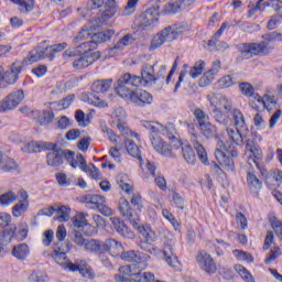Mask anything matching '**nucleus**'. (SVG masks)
Masks as SVG:
<instances>
[{"label": "nucleus", "instance_id": "obj_1", "mask_svg": "<svg viewBox=\"0 0 282 282\" xmlns=\"http://www.w3.org/2000/svg\"><path fill=\"white\" fill-rule=\"evenodd\" d=\"M29 153H41V151H50L46 155L48 166H61L64 160H67L68 150L58 148L56 143L33 141L29 143Z\"/></svg>", "mask_w": 282, "mask_h": 282}, {"label": "nucleus", "instance_id": "obj_2", "mask_svg": "<svg viewBox=\"0 0 282 282\" xmlns=\"http://www.w3.org/2000/svg\"><path fill=\"white\" fill-rule=\"evenodd\" d=\"M235 47L239 54L237 63H240V61H250L253 56H268L272 52V47L265 41L239 43Z\"/></svg>", "mask_w": 282, "mask_h": 282}, {"label": "nucleus", "instance_id": "obj_3", "mask_svg": "<svg viewBox=\"0 0 282 282\" xmlns=\"http://www.w3.org/2000/svg\"><path fill=\"white\" fill-rule=\"evenodd\" d=\"M140 83H142L140 76L132 75L131 73H126L117 80L115 89L118 96H120L121 98H126V100H130V102H132V98L133 96H135V91L129 89L127 85H131L132 87H140Z\"/></svg>", "mask_w": 282, "mask_h": 282}, {"label": "nucleus", "instance_id": "obj_4", "mask_svg": "<svg viewBox=\"0 0 282 282\" xmlns=\"http://www.w3.org/2000/svg\"><path fill=\"white\" fill-rule=\"evenodd\" d=\"M169 139L172 140L171 144L164 142L161 137L150 138L154 151L165 158H171L173 155V149L177 150L182 148V141H180V139H176L173 134H171Z\"/></svg>", "mask_w": 282, "mask_h": 282}, {"label": "nucleus", "instance_id": "obj_5", "mask_svg": "<svg viewBox=\"0 0 282 282\" xmlns=\"http://www.w3.org/2000/svg\"><path fill=\"white\" fill-rule=\"evenodd\" d=\"M182 34V29L177 28V25L166 26L159 34L154 35L150 50H158V47H162L164 43H171V41H175Z\"/></svg>", "mask_w": 282, "mask_h": 282}, {"label": "nucleus", "instance_id": "obj_6", "mask_svg": "<svg viewBox=\"0 0 282 282\" xmlns=\"http://www.w3.org/2000/svg\"><path fill=\"white\" fill-rule=\"evenodd\" d=\"M69 250H72V245L55 243L52 252L50 253V257L55 261V263L64 268V270H68V272L69 265H74V262L69 261L67 258V252H69Z\"/></svg>", "mask_w": 282, "mask_h": 282}, {"label": "nucleus", "instance_id": "obj_7", "mask_svg": "<svg viewBox=\"0 0 282 282\" xmlns=\"http://www.w3.org/2000/svg\"><path fill=\"white\" fill-rule=\"evenodd\" d=\"M119 257L123 261L133 263L137 267V270H147V268L149 267L148 261L149 259H151L149 254L135 250L122 251Z\"/></svg>", "mask_w": 282, "mask_h": 282}, {"label": "nucleus", "instance_id": "obj_8", "mask_svg": "<svg viewBox=\"0 0 282 282\" xmlns=\"http://www.w3.org/2000/svg\"><path fill=\"white\" fill-rule=\"evenodd\" d=\"M188 133L191 134V142L197 152L198 159L200 160L202 164L208 166L210 163L208 162V154L206 153V148L202 144V135L197 134L195 131V124L187 123Z\"/></svg>", "mask_w": 282, "mask_h": 282}, {"label": "nucleus", "instance_id": "obj_9", "mask_svg": "<svg viewBox=\"0 0 282 282\" xmlns=\"http://www.w3.org/2000/svg\"><path fill=\"white\" fill-rule=\"evenodd\" d=\"M25 98V94L23 90H13L4 99L0 101V113H6L8 111H12L23 102Z\"/></svg>", "mask_w": 282, "mask_h": 282}, {"label": "nucleus", "instance_id": "obj_10", "mask_svg": "<svg viewBox=\"0 0 282 282\" xmlns=\"http://www.w3.org/2000/svg\"><path fill=\"white\" fill-rule=\"evenodd\" d=\"M112 122L117 126V129L120 131L121 135L132 134L134 138H140V134L131 132V129H129L127 126V111H124V109L119 108L115 110Z\"/></svg>", "mask_w": 282, "mask_h": 282}, {"label": "nucleus", "instance_id": "obj_11", "mask_svg": "<svg viewBox=\"0 0 282 282\" xmlns=\"http://www.w3.org/2000/svg\"><path fill=\"white\" fill-rule=\"evenodd\" d=\"M221 149H226V143L224 141L218 140L216 144L215 158L217 162L223 166L226 171H235V161L226 155V152Z\"/></svg>", "mask_w": 282, "mask_h": 282}, {"label": "nucleus", "instance_id": "obj_12", "mask_svg": "<svg viewBox=\"0 0 282 282\" xmlns=\"http://www.w3.org/2000/svg\"><path fill=\"white\" fill-rule=\"evenodd\" d=\"M196 261L200 268V270H204L207 274H215L217 272V264L215 263V260L208 252L200 251L196 258Z\"/></svg>", "mask_w": 282, "mask_h": 282}, {"label": "nucleus", "instance_id": "obj_13", "mask_svg": "<svg viewBox=\"0 0 282 282\" xmlns=\"http://www.w3.org/2000/svg\"><path fill=\"white\" fill-rule=\"evenodd\" d=\"M119 213L132 224V226H138L140 224V216H138L137 213L131 209V205L129 204V200L124 198H120L119 200Z\"/></svg>", "mask_w": 282, "mask_h": 282}, {"label": "nucleus", "instance_id": "obj_14", "mask_svg": "<svg viewBox=\"0 0 282 282\" xmlns=\"http://www.w3.org/2000/svg\"><path fill=\"white\" fill-rule=\"evenodd\" d=\"M246 149L248 151V164L259 166V161L263 160V151L261 147L257 145L253 140L248 139L246 143Z\"/></svg>", "mask_w": 282, "mask_h": 282}, {"label": "nucleus", "instance_id": "obj_15", "mask_svg": "<svg viewBox=\"0 0 282 282\" xmlns=\"http://www.w3.org/2000/svg\"><path fill=\"white\" fill-rule=\"evenodd\" d=\"M207 100L210 102L212 106L220 109V111H223L224 109L225 113H230V111H232V101L226 96L212 94L207 95Z\"/></svg>", "mask_w": 282, "mask_h": 282}, {"label": "nucleus", "instance_id": "obj_16", "mask_svg": "<svg viewBox=\"0 0 282 282\" xmlns=\"http://www.w3.org/2000/svg\"><path fill=\"white\" fill-rule=\"evenodd\" d=\"M112 228L116 229V232L120 235V237H123V239H135V232L124 224V220L118 218V217H112L110 218Z\"/></svg>", "mask_w": 282, "mask_h": 282}, {"label": "nucleus", "instance_id": "obj_17", "mask_svg": "<svg viewBox=\"0 0 282 282\" xmlns=\"http://www.w3.org/2000/svg\"><path fill=\"white\" fill-rule=\"evenodd\" d=\"M163 259L170 268H173V270H180L181 268L180 260L177 259V254L175 253V249L173 248V245L164 243Z\"/></svg>", "mask_w": 282, "mask_h": 282}, {"label": "nucleus", "instance_id": "obj_18", "mask_svg": "<svg viewBox=\"0 0 282 282\" xmlns=\"http://www.w3.org/2000/svg\"><path fill=\"white\" fill-rule=\"evenodd\" d=\"M159 17L160 3L155 2L152 7L147 9L143 14H141L140 19L143 25H153V23H156Z\"/></svg>", "mask_w": 282, "mask_h": 282}, {"label": "nucleus", "instance_id": "obj_19", "mask_svg": "<svg viewBox=\"0 0 282 282\" xmlns=\"http://www.w3.org/2000/svg\"><path fill=\"white\" fill-rule=\"evenodd\" d=\"M124 250L122 242L108 238L104 241V252H108L110 257H120Z\"/></svg>", "mask_w": 282, "mask_h": 282}, {"label": "nucleus", "instance_id": "obj_20", "mask_svg": "<svg viewBox=\"0 0 282 282\" xmlns=\"http://www.w3.org/2000/svg\"><path fill=\"white\" fill-rule=\"evenodd\" d=\"M0 171H4L6 173H19L21 169L14 159L6 156L0 152Z\"/></svg>", "mask_w": 282, "mask_h": 282}, {"label": "nucleus", "instance_id": "obj_21", "mask_svg": "<svg viewBox=\"0 0 282 282\" xmlns=\"http://www.w3.org/2000/svg\"><path fill=\"white\" fill-rule=\"evenodd\" d=\"M247 186L251 195L259 197V191L263 187V182L252 172L247 173Z\"/></svg>", "mask_w": 282, "mask_h": 282}, {"label": "nucleus", "instance_id": "obj_22", "mask_svg": "<svg viewBox=\"0 0 282 282\" xmlns=\"http://www.w3.org/2000/svg\"><path fill=\"white\" fill-rule=\"evenodd\" d=\"M132 102L137 105V107H144L147 105H151L153 102V95L147 90L135 91L132 96Z\"/></svg>", "mask_w": 282, "mask_h": 282}, {"label": "nucleus", "instance_id": "obj_23", "mask_svg": "<svg viewBox=\"0 0 282 282\" xmlns=\"http://www.w3.org/2000/svg\"><path fill=\"white\" fill-rule=\"evenodd\" d=\"M19 74H21V66L17 63H13L8 69L4 75H2L3 83H7V85H14L17 80H19Z\"/></svg>", "mask_w": 282, "mask_h": 282}, {"label": "nucleus", "instance_id": "obj_24", "mask_svg": "<svg viewBox=\"0 0 282 282\" xmlns=\"http://www.w3.org/2000/svg\"><path fill=\"white\" fill-rule=\"evenodd\" d=\"M107 199L105 196H100L98 194H88L84 196V203L86 204L87 208H91L93 210H98L102 204H105Z\"/></svg>", "mask_w": 282, "mask_h": 282}, {"label": "nucleus", "instance_id": "obj_25", "mask_svg": "<svg viewBox=\"0 0 282 282\" xmlns=\"http://www.w3.org/2000/svg\"><path fill=\"white\" fill-rule=\"evenodd\" d=\"M154 73L155 68L153 67V65H144L141 69V76H139L141 80L140 87H142V85H147V83H155L158 78H155Z\"/></svg>", "mask_w": 282, "mask_h": 282}, {"label": "nucleus", "instance_id": "obj_26", "mask_svg": "<svg viewBox=\"0 0 282 282\" xmlns=\"http://www.w3.org/2000/svg\"><path fill=\"white\" fill-rule=\"evenodd\" d=\"M69 272H79L85 279H94V272L91 271V268L87 267L85 261L69 264Z\"/></svg>", "mask_w": 282, "mask_h": 282}, {"label": "nucleus", "instance_id": "obj_27", "mask_svg": "<svg viewBox=\"0 0 282 282\" xmlns=\"http://www.w3.org/2000/svg\"><path fill=\"white\" fill-rule=\"evenodd\" d=\"M84 250H86V252H90L91 254H98L99 257L100 253L105 252L104 241L96 240V239L87 240V242L85 243Z\"/></svg>", "mask_w": 282, "mask_h": 282}, {"label": "nucleus", "instance_id": "obj_28", "mask_svg": "<svg viewBox=\"0 0 282 282\" xmlns=\"http://www.w3.org/2000/svg\"><path fill=\"white\" fill-rule=\"evenodd\" d=\"M275 12L276 14L272 15L268 22V30H275L278 25H281L282 23V1L276 0L275 3Z\"/></svg>", "mask_w": 282, "mask_h": 282}, {"label": "nucleus", "instance_id": "obj_29", "mask_svg": "<svg viewBox=\"0 0 282 282\" xmlns=\"http://www.w3.org/2000/svg\"><path fill=\"white\" fill-rule=\"evenodd\" d=\"M47 52H50V47L39 46L30 52L29 56L26 57V61H29V63H37V61H43L45 56H48Z\"/></svg>", "mask_w": 282, "mask_h": 282}, {"label": "nucleus", "instance_id": "obj_30", "mask_svg": "<svg viewBox=\"0 0 282 282\" xmlns=\"http://www.w3.org/2000/svg\"><path fill=\"white\" fill-rule=\"evenodd\" d=\"M111 85H113V79H98L93 83L91 91L95 94H105L108 89H111Z\"/></svg>", "mask_w": 282, "mask_h": 282}, {"label": "nucleus", "instance_id": "obj_31", "mask_svg": "<svg viewBox=\"0 0 282 282\" xmlns=\"http://www.w3.org/2000/svg\"><path fill=\"white\" fill-rule=\"evenodd\" d=\"M142 124L148 129V131H150V138H158L160 137V133H164V131H166V128L159 122L143 121Z\"/></svg>", "mask_w": 282, "mask_h": 282}, {"label": "nucleus", "instance_id": "obj_32", "mask_svg": "<svg viewBox=\"0 0 282 282\" xmlns=\"http://www.w3.org/2000/svg\"><path fill=\"white\" fill-rule=\"evenodd\" d=\"M198 127L202 135H204L205 138H217V127H215V124H212L210 121H202Z\"/></svg>", "mask_w": 282, "mask_h": 282}, {"label": "nucleus", "instance_id": "obj_33", "mask_svg": "<svg viewBox=\"0 0 282 282\" xmlns=\"http://www.w3.org/2000/svg\"><path fill=\"white\" fill-rule=\"evenodd\" d=\"M87 217H89V215L83 214V213L75 215L72 219L73 230L83 231V228H86V226H89V223H87Z\"/></svg>", "mask_w": 282, "mask_h": 282}, {"label": "nucleus", "instance_id": "obj_34", "mask_svg": "<svg viewBox=\"0 0 282 282\" xmlns=\"http://www.w3.org/2000/svg\"><path fill=\"white\" fill-rule=\"evenodd\" d=\"M66 161L73 169H78V166H80V170L83 171V163L87 166V161H85V156H83V154H78L76 159H74V152L69 150L66 154Z\"/></svg>", "mask_w": 282, "mask_h": 282}, {"label": "nucleus", "instance_id": "obj_35", "mask_svg": "<svg viewBox=\"0 0 282 282\" xmlns=\"http://www.w3.org/2000/svg\"><path fill=\"white\" fill-rule=\"evenodd\" d=\"M113 34H116V31H113L112 29H109V30L93 34L91 40H93V43H96V47H98V43H105L107 41H110Z\"/></svg>", "mask_w": 282, "mask_h": 282}, {"label": "nucleus", "instance_id": "obj_36", "mask_svg": "<svg viewBox=\"0 0 282 282\" xmlns=\"http://www.w3.org/2000/svg\"><path fill=\"white\" fill-rule=\"evenodd\" d=\"M181 147H182L183 158L187 162V164H192V165L195 164L197 159L195 156V151H193V148L191 147V144L181 142Z\"/></svg>", "mask_w": 282, "mask_h": 282}, {"label": "nucleus", "instance_id": "obj_37", "mask_svg": "<svg viewBox=\"0 0 282 282\" xmlns=\"http://www.w3.org/2000/svg\"><path fill=\"white\" fill-rule=\"evenodd\" d=\"M12 254L15 259L23 261L24 259H28V254H30V247H28L26 243L18 245L13 248Z\"/></svg>", "mask_w": 282, "mask_h": 282}, {"label": "nucleus", "instance_id": "obj_38", "mask_svg": "<svg viewBox=\"0 0 282 282\" xmlns=\"http://www.w3.org/2000/svg\"><path fill=\"white\" fill-rule=\"evenodd\" d=\"M210 116L218 122V124H228V116L216 106L210 105Z\"/></svg>", "mask_w": 282, "mask_h": 282}, {"label": "nucleus", "instance_id": "obj_39", "mask_svg": "<svg viewBox=\"0 0 282 282\" xmlns=\"http://www.w3.org/2000/svg\"><path fill=\"white\" fill-rule=\"evenodd\" d=\"M124 147L129 155H131L132 158H137V160H142L140 148H138V144H135V142H133L131 139H127L124 141Z\"/></svg>", "mask_w": 282, "mask_h": 282}, {"label": "nucleus", "instance_id": "obj_40", "mask_svg": "<svg viewBox=\"0 0 282 282\" xmlns=\"http://www.w3.org/2000/svg\"><path fill=\"white\" fill-rule=\"evenodd\" d=\"M144 269H139V272L132 273L134 282H152L155 281V274L151 272H142Z\"/></svg>", "mask_w": 282, "mask_h": 282}, {"label": "nucleus", "instance_id": "obj_41", "mask_svg": "<svg viewBox=\"0 0 282 282\" xmlns=\"http://www.w3.org/2000/svg\"><path fill=\"white\" fill-rule=\"evenodd\" d=\"M232 118L235 120V124L237 129H241L242 131H248V126H246V118L243 117V113L239 109H234L232 111Z\"/></svg>", "mask_w": 282, "mask_h": 282}, {"label": "nucleus", "instance_id": "obj_42", "mask_svg": "<svg viewBox=\"0 0 282 282\" xmlns=\"http://www.w3.org/2000/svg\"><path fill=\"white\" fill-rule=\"evenodd\" d=\"M55 213H57V216L54 218L55 221H69V214L72 213V209L68 206L62 205L56 208Z\"/></svg>", "mask_w": 282, "mask_h": 282}, {"label": "nucleus", "instance_id": "obj_43", "mask_svg": "<svg viewBox=\"0 0 282 282\" xmlns=\"http://www.w3.org/2000/svg\"><path fill=\"white\" fill-rule=\"evenodd\" d=\"M241 131L245 130L237 127L236 129L227 128V133L230 140H232V142H235V144H237L238 147H240V144H243V135H241Z\"/></svg>", "mask_w": 282, "mask_h": 282}, {"label": "nucleus", "instance_id": "obj_44", "mask_svg": "<svg viewBox=\"0 0 282 282\" xmlns=\"http://www.w3.org/2000/svg\"><path fill=\"white\" fill-rule=\"evenodd\" d=\"M46 47H48V51H47L48 61H54V58L56 57V54H58V52H63V50H65L67 47V43L62 42V43L54 44V45L46 46Z\"/></svg>", "mask_w": 282, "mask_h": 282}, {"label": "nucleus", "instance_id": "obj_45", "mask_svg": "<svg viewBox=\"0 0 282 282\" xmlns=\"http://www.w3.org/2000/svg\"><path fill=\"white\" fill-rule=\"evenodd\" d=\"M139 232L141 235V237L144 239L143 241L145 242H153L156 239L155 236V231H153V229H151V227H139Z\"/></svg>", "mask_w": 282, "mask_h": 282}, {"label": "nucleus", "instance_id": "obj_46", "mask_svg": "<svg viewBox=\"0 0 282 282\" xmlns=\"http://www.w3.org/2000/svg\"><path fill=\"white\" fill-rule=\"evenodd\" d=\"M236 272H238L239 276H241L242 281L245 282H256L254 276H252V273L248 271L243 265L236 264L235 267Z\"/></svg>", "mask_w": 282, "mask_h": 282}, {"label": "nucleus", "instance_id": "obj_47", "mask_svg": "<svg viewBox=\"0 0 282 282\" xmlns=\"http://www.w3.org/2000/svg\"><path fill=\"white\" fill-rule=\"evenodd\" d=\"M135 42V37H133V34H126L121 40H119L113 48L115 50H124L128 45H133Z\"/></svg>", "mask_w": 282, "mask_h": 282}, {"label": "nucleus", "instance_id": "obj_48", "mask_svg": "<svg viewBox=\"0 0 282 282\" xmlns=\"http://www.w3.org/2000/svg\"><path fill=\"white\" fill-rule=\"evenodd\" d=\"M88 105H93L94 107H108L105 100L100 99V97L94 95L93 93H88L85 95Z\"/></svg>", "mask_w": 282, "mask_h": 282}, {"label": "nucleus", "instance_id": "obj_49", "mask_svg": "<svg viewBox=\"0 0 282 282\" xmlns=\"http://www.w3.org/2000/svg\"><path fill=\"white\" fill-rule=\"evenodd\" d=\"M96 42L94 40L88 42H83L78 46H76L77 51L79 52V56H83V54H88V52H94L96 50Z\"/></svg>", "mask_w": 282, "mask_h": 282}, {"label": "nucleus", "instance_id": "obj_50", "mask_svg": "<svg viewBox=\"0 0 282 282\" xmlns=\"http://www.w3.org/2000/svg\"><path fill=\"white\" fill-rule=\"evenodd\" d=\"M14 6H19L24 12H32L34 10V0H10Z\"/></svg>", "mask_w": 282, "mask_h": 282}, {"label": "nucleus", "instance_id": "obj_51", "mask_svg": "<svg viewBox=\"0 0 282 282\" xmlns=\"http://www.w3.org/2000/svg\"><path fill=\"white\" fill-rule=\"evenodd\" d=\"M65 237H67V229L65 228V225H59L56 230L57 242L55 243H61V246H72V243L65 241Z\"/></svg>", "mask_w": 282, "mask_h": 282}, {"label": "nucleus", "instance_id": "obj_52", "mask_svg": "<svg viewBox=\"0 0 282 282\" xmlns=\"http://www.w3.org/2000/svg\"><path fill=\"white\" fill-rule=\"evenodd\" d=\"M89 65H91V59H89V57L79 55L73 61L74 69H85V67H89Z\"/></svg>", "mask_w": 282, "mask_h": 282}, {"label": "nucleus", "instance_id": "obj_53", "mask_svg": "<svg viewBox=\"0 0 282 282\" xmlns=\"http://www.w3.org/2000/svg\"><path fill=\"white\" fill-rule=\"evenodd\" d=\"M205 66L206 64L204 63V61L199 59L198 62H196L189 70L191 78H198V76H202Z\"/></svg>", "mask_w": 282, "mask_h": 282}, {"label": "nucleus", "instance_id": "obj_54", "mask_svg": "<svg viewBox=\"0 0 282 282\" xmlns=\"http://www.w3.org/2000/svg\"><path fill=\"white\" fill-rule=\"evenodd\" d=\"M14 235H17L15 225L11 226L8 230H4L2 234H0V241H3L4 243H10V241L14 239Z\"/></svg>", "mask_w": 282, "mask_h": 282}, {"label": "nucleus", "instance_id": "obj_55", "mask_svg": "<svg viewBox=\"0 0 282 282\" xmlns=\"http://www.w3.org/2000/svg\"><path fill=\"white\" fill-rule=\"evenodd\" d=\"M269 221L276 237L282 240V221L276 216H271Z\"/></svg>", "mask_w": 282, "mask_h": 282}, {"label": "nucleus", "instance_id": "obj_56", "mask_svg": "<svg viewBox=\"0 0 282 282\" xmlns=\"http://www.w3.org/2000/svg\"><path fill=\"white\" fill-rule=\"evenodd\" d=\"M28 206H30L29 202L20 200L17 205L12 208L13 217H21L25 210H28Z\"/></svg>", "mask_w": 282, "mask_h": 282}, {"label": "nucleus", "instance_id": "obj_57", "mask_svg": "<svg viewBox=\"0 0 282 282\" xmlns=\"http://www.w3.org/2000/svg\"><path fill=\"white\" fill-rule=\"evenodd\" d=\"M14 202H17V194L13 192H8L0 196V206H10Z\"/></svg>", "mask_w": 282, "mask_h": 282}, {"label": "nucleus", "instance_id": "obj_58", "mask_svg": "<svg viewBox=\"0 0 282 282\" xmlns=\"http://www.w3.org/2000/svg\"><path fill=\"white\" fill-rule=\"evenodd\" d=\"M281 254V248L279 246H274L267 256L264 263L269 265V263H272V261H276Z\"/></svg>", "mask_w": 282, "mask_h": 282}, {"label": "nucleus", "instance_id": "obj_59", "mask_svg": "<svg viewBox=\"0 0 282 282\" xmlns=\"http://www.w3.org/2000/svg\"><path fill=\"white\" fill-rule=\"evenodd\" d=\"M83 171L84 173H89L90 177H93V180H98L100 177V172L98 170V167H96V165H94V163H90L88 165H85V163H83Z\"/></svg>", "mask_w": 282, "mask_h": 282}, {"label": "nucleus", "instance_id": "obj_60", "mask_svg": "<svg viewBox=\"0 0 282 282\" xmlns=\"http://www.w3.org/2000/svg\"><path fill=\"white\" fill-rule=\"evenodd\" d=\"M184 0H178L176 2H172L165 6L164 10L167 14H177L180 10H182V3Z\"/></svg>", "mask_w": 282, "mask_h": 282}, {"label": "nucleus", "instance_id": "obj_61", "mask_svg": "<svg viewBox=\"0 0 282 282\" xmlns=\"http://www.w3.org/2000/svg\"><path fill=\"white\" fill-rule=\"evenodd\" d=\"M219 87L226 89L228 87H232V85H237V79L230 75H227L218 80Z\"/></svg>", "mask_w": 282, "mask_h": 282}, {"label": "nucleus", "instance_id": "obj_62", "mask_svg": "<svg viewBox=\"0 0 282 282\" xmlns=\"http://www.w3.org/2000/svg\"><path fill=\"white\" fill-rule=\"evenodd\" d=\"M91 36V29H83L82 31L78 32L77 35L73 37V43L76 45L80 41H85V39H89Z\"/></svg>", "mask_w": 282, "mask_h": 282}, {"label": "nucleus", "instance_id": "obj_63", "mask_svg": "<svg viewBox=\"0 0 282 282\" xmlns=\"http://www.w3.org/2000/svg\"><path fill=\"white\" fill-rule=\"evenodd\" d=\"M55 177L59 186L67 187L72 185V178H69L65 173H56Z\"/></svg>", "mask_w": 282, "mask_h": 282}, {"label": "nucleus", "instance_id": "obj_64", "mask_svg": "<svg viewBox=\"0 0 282 282\" xmlns=\"http://www.w3.org/2000/svg\"><path fill=\"white\" fill-rule=\"evenodd\" d=\"M30 282H47V274L43 271H34L30 276H29Z\"/></svg>", "mask_w": 282, "mask_h": 282}]
</instances>
